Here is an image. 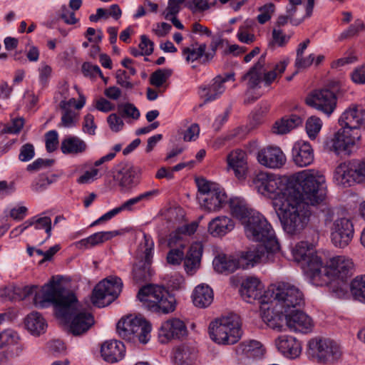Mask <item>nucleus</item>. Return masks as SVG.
Masks as SVG:
<instances>
[{"instance_id":"1","label":"nucleus","mask_w":365,"mask_h":365,"mask_svg":"<svg viewBox=\"0 0 365 365\" xmlns=\"http://www.w3.org/2000/svg\"><path fill=\"white\" fill-rule=\"evenodd\" d=\"M320 184L311 187V199H306L304 192L288 200L285 202L277 201L274 210L280 220L285 232L290 235L299 233L307 225L311 212L309 205H317L322 203L326 198L327 190L325 178L320 180Z\"/></svg>"},{"instance_id":"2","label":"nucleus","mask_w":365,"mask_h":365,"mask_svg":"<svg viewBox=\"0 0 365 365\" xmlns=\"http://www.w3.org/2000/svg\"><path fill=\"white\" fill-rule=\"evenodd\" d=\"M44 299L38 302V306L46 307L53 304L58 318L69 323V332L74 336L86 333L94 324L93 315L78 309L76 295L67 292L63 286L51 285L46 289Z\"/></svg>"},{"instance_id":"3","label":"nucleus","mask_w":365,"mask_h":365,"mask_svg":"<svg viewBox=\"0 0 365 365\" xmlns=\"http://www.w3.org/2000/svg\"><path fill=\"white\" fill-rule=\"evenodd\" d=\"M314 259V272H310L311 283L321 287L329 285V290L335 297L339 299L345 298L349 291L348 280L354 273L352 260L345 256H335L323 265L322 261L318 263L317 259Z\"/></svg>"},{"instance_id":"4","label":"nucleus","mask_w":365,"mask_h":365,"mask_svg":"<svg viewBox=\"0 0 365 365\" xmlns=\"http://www.w3.org/2000/svg\"><path fill=\"white\" fill-rule=\"evenodd\" d=\"M324 176L314 170H304L294 173L289 177H279L272 174L270 182L268 183L269 190L267 197L272 200V206L275 208L277 201L279 202L293 200L292 197L299 195L302 191L306 199L310 200L311 187L320 184Z\"/></svg>"},{"instance_id":"5","label":"nucleus","mask_w":365,"mask_h":365,"mask_svg":"<svg viewBox=\"0 0 365 365\" xmlns=\"http://www.w3.org/2000/svg\"><path fill=\"white\" fill-rule=\"evenodd\" d=\"M245 232L250 240L262 242L270 252H278L279 244L274 231L261 213L255 211L250 212V217L243 222Z\"/></svg>"},{"instance_id":"6","label":"nucleus","mask_w":365,"mask_h":365,"mask_svg":"<svg viewBox=\"0 0 365 365\" xmlns=\"http://www.w3.org/2000/svg\"><path fill=\"white\" fill-rule=\"evenodd\" d=\"M267 297L269 304L274 303L275 307L284 313L300 308L304 304L302 292L289 282H278L269 286L264 298Z\"/></svg>"},{"instance_id":"7","label":"nucleus","mask_w":365,"mask_h":365,"mask_svg":"<svg viewBox=\"0 0 365 365\" xmlns=\"http://www.w3.org/2000/svg\"><path fill=\"white\" fill-rule=\"evenodd\" d=\"M137 297L145 307L155 313L169 314L176 307L175 297L162 286L145 285L140 289Z\"/></svg>"},{"instance_id":"8","label":"nucleus","mask_w":365,"mask_h":365,"mask_svg":"<svg viewBox=\"0 0 365 365\" xmlns=\"http://www.w3.org/2000/svg\"><path fill=\"white\" fill-rule=\"evenodd\" d=\"M210 339L218 344H234L241 336V322L236 314L217 318L210 322L208 328Z\"/></svg>"},{"instance_id":"9","label":"nucleus","mask_w":365,"mask_h":365,"mask_svg":"<svg viewBox=\"0 0 365 365\" xmlns=\"http://www.w3.org/2000/svg\"><path fill=\"white\" fill-rule=\"evenodd\" d=\"M307 353L318 363L334 364L341 359L343 351L341 345L331 339L315 337L308 341Z\"/></svg>"},{"instance_id":"10","label":"nucleus","mask_w":365,"mask_h":365,"mask_svg":"<svg viewBox=\"0 0 365 365\" xmlns=\"http://www.w3.org/2000/svg\"><path fill=\"white\" fill-rule=\"evenodd\" d=\"M339 123L341 128L325 141L324 147L338 156L350 155L354 147L361 140V135L346 125L345 115H341Z\"/></svg>"},{"instance_id":"11","label":"nucleus","mask_w":365,"mask_h":365,"mask_svg":"<svg viewBox=\"0 0 365 365\" xmlns=\"http://www.w3.org/2000/svg\"><path fill=\"white\" fill-rule=\"evenodd\" d=\"M170 250L167 255V262L171 265H180L183 261L184 269L188 275L192 276L200 267L202 255V246L200 243H194L189 247L185 255L183 250L185 247L178 246H168Z\"/></svg>"},{"instance_id":"12","label":"nucleus","mask_w":365,"mask_h":365,"mask_svg":"<svg viewBox=\"0 0 365 365\" xmlns=\"http://www.w3.org/2000/svg\"><path fill=\"white\" fill-rule=\"evenodd\" d=\"M118 334L122 339L135 342L136 340L146 344L150 340L151 325L145 319L127 316L122 318L116 325Z\"/></svg>"},{"instance_id":"13","label":"nucleus","mask_w":365,"mask_h":365,"mask_svg":"<svg viewBox=\"0 0 365 365\" xmlns=\"http://www.w3.org/2000/svg\"><path fill=\"white\" fill-rule=\"evenodd\" d=\"M154 242L151 236L143 232L136 256L137 262L133 268V279L136 282H145L152 275L151 264L153 257Z\"/></svg>"},{"instance_id":"14","label":"nucleus","mask_w":365,"mask_h":365,"mask_svg":"<svg viewBox=\"0 0 365 365\" xmlns=\"http://www.w3.org/2000/svg\"><path fill=\"white\" fill-rule=\"evenodd\" d=\"M334 179L344 187L365 182V158L341 163L335 169Z\"/></svg>"},{"instance_id":"15","label":"nucleus","mask_w":365,"mask_h":365,"mask_svg":"<svg viewBox=\"0 0 365 365\" xmlns=\"http://www.w3.org/2000/svg\"><path fill=\"white\" fill-rule=\"evenodd\" d=\"M122 279L117 276H110L100 282L93 289L92 302L98 307H103L114 301L123 289Z\"/></svg>"},{"instance_id":"16","label":"nucleus","mask_w":365,"mask_h":365,"mask_svg":"<svg viewBox=\"0 0 365 365\" xmlns=\"http://www.w3.org/2000/svg\"><path fill=\"white\" fill-rule=\"evenodd\" d=\"M306 103L324 114H331L336 106V96L329 89L316 91L307 98Z\"/></svg>"},{"instance_id":"17","label":"nucleus","mask_w":365,"mask_h":365,"mask_svg":"<svg viewBox=\"0 0 365 365\" xmlns=\"http://www.w3.org/2000/svg\"><path fill=\"white\" fill-rule=\"evenodd\" d=\"M262 284L258 278L248 277L242 281L240 292L242 297L249 303L257 300L261 305L269 304V298H264L267 290L262 294Z\"/></svg>"},{"instance_id":"18","label":"nucleus","mask_w":365,"mask_h":365,"mask_svg":"<svg viewBox=\"0 0 365 365\" xmlns=\"http://www.w3.org/2000/svg\"><path fill=\"white\" fill-rule=\"evenodd\" d=\"M352 222L347 218L336 220L332 225L331 240L335 247L344 248L351 241L354 236Z\"/></svg>"},{"instance_id":"19","label":"nucleus","mask_w":365,"mask_h":365,"mask_svg":"<svg viewBox=\"0 0 365 365\" xmlns=\"http://www.w3.org/2000/svg\"><path fill=\"white\" fill-rule=\"evenodd\" d=\"M277 252H269L265 245H259L253 249L242 252L237 259L240 268L248 269L259 262L273 261L274 254Z\"/></svg>"},{"instance_id":"20","label":"nucleus","mask_w":365,"mask_h":365,"mask_svg":"<svg viewBox=\"0 0 365 365\" xmlns=\"http://www.w3.org/2000/svg\"><path fill=\"white\" fill-rule=\"evenodd\" d=\"M235 81V73L230 72L224 76L218 75L215 77L210 85L201 86L200 96L205 102H209L218 98L225 91L224 83L228 81Z\"/></svg>"},{"instance_id":"21","label":"nucleus","mask_w":365,"mask_h":365,"mask_svg":"<svg viewBox=\"0 0 365 365\" xmlns=\"http://www.w3.org/2000/svg\"><path fill=\"white\" fill-rule=\"evenodd\" d=\"M299 309H294L286 314V327L291 331L306 334L312 331L313 322L309 316Z\"/></svg>"},{"instance_id":"22","label":"nucleus","mask_w":365,"mask_h":365,"mask_svg":"<svg viewBox=\"0 0 365 365\" xmlns=\"http://www.w3.org/2000/svg\"><path fill=\"white\" fill-rule=\"evenodd\" d=\"M292 255L297 262H303L307 265L305 273L311 282L312 274L309 272H314L312 269V265H314V258L317 259L318 263L321 262V259L312 252V245L305 241L298 242L292 250Z\"/></svg>"},{"instance_id":"23","label":"nucleus","mask_w":365,"mask_h":365,"mask_svg":"<svg viewBox=\"0 0 365 365\" xmlns=\"http://www.w3.org/2000/svg\"><path fill=\"white\" fill-rule=\"evenodd\" d=\"M185 323L179 319H171L164 322L159 329V338L162 343L173 339H181L187 335Z\"/></svg>"},{"instance_id":"24","label":"nucleus","mask_w":365,"mask_h":365,"mask_svg":"<svg viewBox=\"0 0 365 365\" xmlns=\"http://www.w3.org/2000/svg\"><path fill=\"white\" fill-rule=\"evenodd\" d=\"M259 163L269 168L276 169L286 162L285 155L278 147L269 146L259 150L257 156Z\"/></svg>"},{"instance_id":"25","label":"nucleus","mask_w":365,"mask_h":365,"mask_svg":"<svg viewBox=\"0 0 365 365\" xmlns=\"http://www.w3.org/2000/svg\"><path fill=\"white\" fill-rule=\"evenodd\" d=\"M101 354L106 361L116 363L125 357V347L120 341L115 339L108 340L101 344Z\"/></svg>"},{"instance_id":"26","label":"nucleus","mask_w":365,"mask_h":365,"mask_svg":"<svg viewBox=\"0 0 365 365\" xmlns=\"http://www.w3.org/2000/svg\"><path fill=\"white\" fill-rule=\"evenodd\" d=\"M292 160L299 167L309 165L314 161V150L309 142H296L292 150Z\"/></svg>"},{"instance_id":"27","label":"nucleus","mask_w":365,"mask_h":365,"mask_svg":"<svg viewBox=\"0 0 365 365\" xmlns=\"http://www.w3.org/2000/svg\"><path fill=\"white\" fill-rule=\"evenodd\" d=\"M201 207L209 212H215L221 209L227 202V196L225 191L218 187L205 197H198Z\"/></svg>"},{"instance_id":"28","label":"nucleus","mask_w":365,"mask_h":365,"mask_svg":"<svg viewBox=\"0 0 365 365\" xmlns=\"http://www.w3.org/2000/svg\"><path fill=\"white\" fill-rule=\"evenodd\" d=\"M227 163L239 180L246 178L248 167L245 152L242 150L232 151L227 156Z\"/></svg>"},{"instance_id":"29","label":"nucleus","mask_w":365,"mask_h":365,"mask_svg":"<svg viewBox=\"0 0 365 365\" xmlns=\"http://www.w3.org/2000/svg\"><path fill=\"white\" fill-rule=\"evenodd\" d=\"M278 350L286 357L297 358L302 352V345L299 341L291 336H282L277 341Z\"/></svg>"},{"instance_id":"30","label":"nucleus","mask_w":365,"mask_h":365,"mask_svg":"<svg viewBox=\"0 0 365 365\" xmlns=\"http://www.w3.org/2000/svg\"><path fill=\"white\" fill-rule=\"evenodd\" d=\"M197 226V223L194 222L178 227L170 235L168 245L171 247L180 245L181 247H186L188 244L187 237L196 232Z\"/></svg>"},{"instance_id":"31","label":"nucleus","mask_w":365,"mask_h":365,"mask_svg":"<svg viewBox=\"0 0 365 365\" xmlns=\"http://www.w3.org/2000/svg\"><path fill=\"white\" fill-rule=\"evenodd\" d=\"M118 180L123 190H129L139 183V169L134 166H126L118 172Z\"/></svg>"},{"instance_id":"32","label":"nucleus","mask_w":365,"mask_h":365,"mask_svg":"<svg viewBox=\"0 0 365 365\" xmlns=\"http://www.w3.org/2000/svg\"><path fill=\"white\" fill-rule=\"evenodd\" d=\"M235 227L233 220L226 216L212 219L208 224V232L213 237H221L232 231Z\"/></svg>"},{"instance_id":"33","label":"nucleus","mask_w":365,"mask_h":365,"mask_svg":"<svg viewBox=\"0 0 365 365\" xmlns=\"http://www.w3.org/2000/svg\"><path fill=\"white\" fill-rule=\"evenodd\" d=\"M302 123L300 115H283L273 124L272 130L277 135H284Z\"/></svg>"},{"instance_id":"34","label":"nucleus","mask_w":365,"mask_h":365,"mask_svg":"<svg viewBox=\"0 0 365 365\" xmlns=\"http://www.w3.org/2000/svg\"><path fill=\"white\" fill-rule=\"evenodd\" d=\"M11 347L15 348L17 355L21 354L25 348L24 345L21 343L19 334L16 331L8 329L0 333V349H10Z\"/></svg>"},{"instance_id":"35","label":"nucleus","mask_w":365,"mask_h":365,"mask_svg":"<svg viewBox=\"0 0 365 365\" xmlns=\"http://www.w3.org/2000/svg\"><path fill=\"white\" fill-rule=\"evenodd\" d=\"M61 152L65 155H77L87 150L86 142L76 136L65 138L61 144Z\"/></svg>"},{"instance_id":"36","label":"nucleus","mask_w":365,"mask_h":365,"mask_svg":"<svg viewBox=\"0 0 365 365\" xmlns=\"http://www.w3.org/2000/svg\"><path fill=\"white\" fill-rule=\"evenodd\" d=\"M265 65V54H262L258 61L242 76V80L248 79L247 86L250 89H255L262 81V73Z\"/></svg>"},{"instance_id":"37","label":"nucleus","mask_w":365,"mask_h":365,"mask_svg":"<svg viewBox=\"0 0 365 365\" xmlns=\"http://www.w3.org/2000/svg\"><path fill=\"white\" fill-rule=\"evenodd\" d=\"M193 304L200 308H205L213 301V291L207 285L197 286L192 295Z\"/></svg>"},{"instance_id":"38","label":"nucleus","mask_w":365,"mask_h":365,"mask_svg":"<svg viewBox=\"0 0 365 365\" xmlns=\"http://www.w3.org/2000/svg\"><path fill=\"white\" fill-rule=\"evenodd\" d=\"M159 193L158 190H153L141 193L125 201L120 207L123 211L133 212L143 207V202L150 201Z\"/></svg>"},{"instance_id":"39","label":"nucleus","mask_w":365,"mask_h":365,"mask_svg":"<svg viewBox=\"0 0 365 365\" xmlns=\"http://www.w3.org/2000/svg\"><path fill=\"white\" fill-rule=\"evenodd\" d=\"M196 357V349L194 346L183 344L175 350L173 361L175 365H190Z\"/></svg>"},{"instance_id":"40","label":"nucleus","mask_w":365,"mask_h":365,"mask_svg":"<svg viewBox=\"0 0 365 365\" xmlns=\"http://www.w3.org/2000/svg\"><path fill=\"white\" fill-rule=\"evenodd\" d=\"M25 326L31 334L39 336L45 332L47 324L40 313L33 312L26 317Z\"/></svg>"},{"instance_id":"41","label":"nucleus","mask_w":365,"mask_h":365,"mask_svg":"<svg viewBox=\"0 0 365 365\" xmlns=\"http://www.w3.org/2000/svg\"><path fill=\"white\" fill-rule=\"evenodd\" d=\"M277 312L280 314H274L268 307L267 311L262 314V319L269 328L282 331L284 330L286 326L284 317L287 313L282 312L280 309H278Z\"/></svg>"},{"instance_id":"42","label":"nucleus","mask_w":365,"mask_h":365,"mask_svg":"<svg viewBox=\"0 0 365 365\" xmlns=\"http://www.w3.org/2000/svg\"><path fill=\"white\" fill-rule=\"evenodd\" d=\"M212 264L217 272L226 275L240 268L237 259L225 255L215 257Z\"/></svg>"},{"instance_id":"43","label":"nucleus","mask_w":365,"mask_h":365,"mask_svg":"<svg viewBox=\"0 0 365 365\" xmlns=\"http://www.w3.org/2000/svg\"><path fill=\"white\" fill-rule=\"evenodd\" d=\"M229 205L233 216L241 220L242 224L248 219L250 212H255L249 210L245 200L240 197L230 198Z\"/></svg>"},{"instance_id":"44","label":"nucleus","mask_w":365,"mask_h":365,"mask_svg":"<svg viewBox=\"0 0 365 365\" xmlns=\"http://www.w3.org/2000/svg\"><path fill=\"white\" fill-rule=\"evenodd\" d=\"M53 284L56 286H61L60 284L56 283L54 281H52L50 283L44 285L41 288V293L38 292V287L36 285L25 286L22 289V294L21 296V299H24L26 297H29L34 294V303L35 306L38 308L43 309V307H41L38 306V302H40L41 300L44 299L43 297L46 289H47V287Z\"/></svg>"},{"instance_id":"45","label":"nucleus","mask_w":365,"mask_h":365,"mask_svg":"<svg viewBox=\"0 0 365 365\" xmlns=\"http://www.w3.org/2000/svg\"><path fill=\"white\" fill-rule=\"evenodd\" d=\"M86 103V97L80 94L76 100L75 98H69L67 100H61L59 107L64 112V114H71L75 110H80Z\"/></svg>"},{"instance_id":"46","label":"nucleus","mask_w":365,"mask_h":365,"mask_svg":"<svg viewBox=\"0 0 365 365\" xmlns=\"http://www.w3.org/2000/svg\"><path fill=\"white\" fill-rule=\"evenodd\" d=\"M322 125L323 122L317 115H310L307 119L305 123V130L310 140H314L317 138L322 130Z\"/></svg>"},{"instance_id":"47","label":"nucleus","mask_w":365,"mask_h":365,"mask_svg":"<svg viewBox=\"0 0 365 365\" xmlns=\"http://www.w3.org/2000/svg\"><path fill=\"white\" fill-rule=\"evenodd\" d=\"M349 289L355 299L365 302V275L353 279L349 284Z\"/></svg>"},{"instance_id":"48","label":"nucleus","mask_w":365,"mask_h":365,"mask_svg":"<svg viewBox=\"0 0 365 365\" xmlns=\"http://www.w3.org/2000/svg\"><path fill=\"white\" fill-rule=\"evenodd\" d=\"M272 173L260 172L253 178L252 183L258 192L266 197L269 190L268 183L270 182Z\"/></svg>"},{"instance_id":"49","label":"nucleus","mask_w":365,"mask_h":365,"mask_svg":"<svg viewBox=\"0 0 365 365\" xmlns=\"http://www.w3.org/2000/svg\"><path fill=\"white\" fill-rule=\"evenodd\" d=\"M207 48V45L205 43H202L198 46L197 48H195L194 45H192V47H186L182 50V55L185 57V60L189 61H195L201 58L205 57V51Z\"/></svg>"},{"instance_id":"50","label":"nucleus","mask_w":365,"mask_h":365,"mask_svg":"<svg viewBox=\"0 0 365 365\" xmlns=\"http://www.w3.org/2000/svg\"><path fill=\"white\" fill-rule=\"evenodd\" d=\"M292 35L284 34L282 29L274 28L272 32V40L269 46L272 48L274 46L284 47L289 42Z\"/></svg>"},{"instance_id":"51","label":"nucleus","mask_w":365,"mask_h":365,"mask_svg":"<svg viewBox=\"0 0 365 365\" xmlns=\"http://www.w3.org/2000/svg\"><path fill=\"white\" fill-rule=\"evenodd\" d=\"M120 234V232L118 230L98 232L90 235L89 237L91 242V245L95 247L113 239Z\"/></svg>"},{"instance_id":"52","label":"nucleus","mask_w":365,"mask_h":365,"mask_svg":"<svg viewBox=\"0 0 365 365\" xmlns=\"http://www.w3.org/2000/svg\"><path fill=\"white\" fill-rule=\"evenodd\" d=\"M172 70L158 69L154 71L150 77V83L155 87H160L166 82L167 79L171 76Z\"/></svg>"},{"instance_id":"53","label":"nucleus","mask_w":365,"mask_h":365,"mask_svg":"<svg viewBox=\"0 0 365 365\" xmlns=\"http://www.w3.org/2000/svg\"><path fill=\"white\" fill-rule=\"evenodd\" d=\"M345 124L353 131L361 133L360 130L365 129V115H345Z\"/></svg>"},{"instance_id":"54","label":"nucleus","mask_w":365,"mask_h":365,"mask_svg":"<svg viewBox=\"0 0 365 365\" xmlns=\"http://www.w3.org/2000/svg\"><path fill=\"white\" fill-rule=\"evenodd\" d=\"M364 29V23L361 19H356L353 24L344 31L339 36V41L351 38L358 34V33Z\"/></svg>"},{"instance_id":"55","label":"nucleus","mask_w":365,"mask_h":365,"mask_svg":"<svg viewBox=\"0 0 365 365\" xmlns=\"http://www.w3.org/2000/svg\"><path fill=\"white\" fill-rule=\"evenodd\" d=\"M198 192H200L199 197L207 196L212 192V190H216L219 187L218 185L209 182L203 178H199L195 180Z\"/></svg>"},{"instance_id":"56","label":"nucleus","mask_w":365,"mask_h":365,"mask_svg":"<svg viewBox=\"0 0 365 365\" xmlns=\"http://www.w3.org/2000/svg\"><path fill=\"white\" fill-rule=\"evenodd\" d=\"M34 227L36 230L44 229L47 234L46 240L51 235V219L49 217H34Z\"/></svg>"},{"instance_id":"57","label":"nucleus","mask_w":365,"mask_h":365,"mask_svg":"<svg viewBox=\"0 0 365 365\" xmlns=\"http://www.w3.org/2000/svg\"><path fill=\"white\" fill-rule=\"evenodd\" d=\"M102 174L101 173V169L93 168L90 170L86 171L82 175H81L77 182L79 184H88L101 178Z\"/></svg>"},{"instance_id":"58","label":"nucleus","mask_w":365,"mask_h":365,"mask_svg":"<svg viewBox=\"0 0 365 365\" xmlns=\"http://www.w3.org/2000/svg\"><path fill=\"white\" fill-rule=\"evenodd\" d=\"M46 148L47 152L55 151L58 145V135L56 130H50L46 133Z\"/></svg>"},{"instance_id":"59","label":"nucleus","mask_w":365,"mask_h":365,"mask_svg":"<svg viewBox=\"0 0 365 365\" xmlns=\"http://www.w3.org/2000/svg\"><path fill=\"white\" fill-rule=\"evenodd\" d=\"M274 4L269 3L259 9L260 14L257 16V21L259 24H264L268 21L274 11Z\"/></svg>"},{"instance_id":"60","label":"nucleus","mask_w":365,"mask_h":365,"mask_svg":"<svg viewBox=\"0 0 365 365\" xmlns=\"http://www.w3.org/2000/svg\"><path fill=\"white\" fill-rule=\"evenodd\" d=\"M24 124V120L22 118H16L12 119L11 124H5L1 130L2 133H19Z\"/></svg>"},{"instance_id":"61","label":"nucleus","mask_w":365,"mask_h":365,"mask_svg":"<svg viewBox=\"0 0 365 365\" xmlns=\"http://www.w3.org/2000/svg\"><path fill=\"white\" fill-rule=\"evenodd\" d=\"M35 155V150L33 144L26 143L20 148L19 160L21 162H28L34 158Z\"/></svg>"},{"instance_id":"62","label":"nucleus","mask_w":365,"mask_h":365,"mask_svg":"<svg viewBox=\"0 0 365 365\" xmlns=\"http://www.w3.org/2000/svg\"><path fill=\"white\" fill-rule=\"evenodd\" d=\"M47 349L49 352L58 356L65 352L66 345L61 340L53 339L47 343Z\"/></svg>"},{"instance_id":"63","label":"nucleus","mask_w":365,"mask_h":365,"mask_svg":"<svg viewBox=\"0 0 365 365\" xmlns=\"http://www.w3.org/2000/svg\"><path fill=\"white\" fill-rule=\"evenodd\" d=\"M54 160L53 159L38 158L32 163L29 164L26 169L29 171L38 170L42 168H49L52 166Z\"/></svg>"},{"instance_id":"64","label":"nucleus","mask_w":365,"mask_h":365,"mask_svg":"<svg viewBox=\"0 0 365 365\" xmlns=\"http://www.w3.org/2000/svg\"><path fill=\"white\" fill-rule=\"evenodd\" d=\"M52 183V181L48 177L41 175L34 181L31 188L35 192H41L45 190L48 185Z\"/></svg>"}]
</instances>
